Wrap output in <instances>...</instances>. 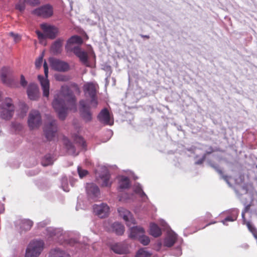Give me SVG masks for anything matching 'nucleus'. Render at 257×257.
<instances>
[{
	"label": "nucleus",
	"instance_id": "18",
	"mask_svg": "<svg viewBox=\"0 0 257 257\" xmlns=\"http://www.w3.org/2000/svg\"><path fill=\"white\" fill-rule=\"evenodd\" d=\"M97 87V84L93 83L86 84L84 86V91L85 95L93 97L95 95Z\"/></svg>",
	"mask_w": 257,
	"mask_h": 257
},
{
	"label": "nucleus",
	"instance_id": "5",
	"mask_svg": "<svg viewBox=\"0 0 257 257\" xmlns=\"http://www.w3.org/2000/svg\"><path fill=\"white\" fill-rule=\"evenodd\" d=\"M44 242L41 240H33L29 244L25 257H38L42 251Z\"/></svg>",
	"mask_w": 257,
	"mask_h": 257
},
{
	"label": "nucleus",
	"instance_id": "41",
	"mask_svg": "<svg viewBox=\"0 0 257 257\" xmlns=\"http://www.w3.org/2000/svg\"><path fill=\"white\" fill-rule=\"evenodd\" d=\"M26 3H29V4L35 6L39 4V2L38 0H24Z\"/></svg>",
	"mask_w": 257,
	"mask_h": 257
},
{
	"label": "nucleus",
	"instance_id": "10",
	"mask_svg": "<svg viewBox=\"0 0 257 257\" xmlns=\"http://www.w3.org/2000/svg\"><path fill=\"white\" fill-rule=\"evenodd\" d=\"M93 212L100 218H103L107 216L109 212V207L105 203L95 204L93 205Z\"/></svg>",
	"mask_w": 257,
	"mask_h": 257
},
{
	"label": "nucleus",
	"instance_id": "17",
	"mask_svg": "<svg viewBox=\"0 0 257 257\" xmlns=\"http://www.w3.org/2000/svg\"><path fill=\"white\" fill-rule=\"evenodd\" d=\"M29 98L31 100H36L39 96V89L37 85L30 84L27 90Z\"/></svg>",
	"mask_w": 257,
	"mask_h": 257
},
{
	"label": "nucleus",
	"instance_id": "34",
	"mask_svg": "<svg viewBox=\"0 0 257 257\" xmlns=\"http://www.w3.org/2000/svg\"><path fill=\"white\" fill-rule=\"evenodd\" d=\"M55 78L56 80L60 81H65L68 79V78L62 74H55Z\"/></svg>",
	"mask_w": 257,
	"mask_h": 257
},
{
	"label": "nucleus",
	"instance_id": "15",
	"mask_svg": "<svg viewBox=\"0 0 257 257\" xmlns=\"http://www.w3.org/2000/svg\"><path fill=\"white\" fill-rule=\"evenodd\" d=\"M100 121L105 124L112 125L113 120L111 119L109 113L106 108L103 109L98 115Z\"/></svg>",
	"mask_w": 257,
	"mask_h": 257
},
{
	"label": "nucleus",
	"instance_id": "53",
	"mask_svg": "<svg viewBox=\"0 0 257 257\" xmlns=\"http://www.w3.org/2000/svg\"><path fill=\"white\" fill-rule=\"evenodd\" d=\"M145 38H147V37L148 38V37L147 36H145Z\"/></svg>",
	"mask_w": 257,
	"mask_h": 257
},
{
	"label": "nucleus",
	"instance_id": "39",
	"mask_svg": "<svg viewBox=\"0 0 257 257\" xmlns=\"http://www.w3.org/2000/svg\"><path fill=\"white\" fill-rule=\"evenodd\" d=\"M43 55H42L36 60L35 65L36 67H39L41 65V64L43 61Z\"/></svg>",
	"mask_w": 257,
	"mask_h": 257
},
{
	"label": "nucleus",
	"instance_id": "31",
	"mask_svg": "<svg viewBox=\"0 0 257 257\" xmlns=\"http://www.w3.org/2000/svg\"><path fill=\"white\" fill-rule=\"evenodd\" d=\"M103 180L102 185L103 186H108L111 184V182L109 181V175L106 173L105 176H103L101 177Z\"/></svg>",
	"mask_w": 257,
	"mask_h": 257
},
{
	"label": "nucleus",
	"instance_id": "12",
	"mask_svg": "<svg viewBox=\"0 0 257 257\" xmlns=\"http://www.w3.org/2000/svg\"><path fill=\"white\" fill-rule=\"evenodd\" d=\"M33 13L37 16L47 18L53 14L52 8L49 5H46L35 9Z\"/></svg>",
	"mask_w": 257,
	"mask_h": 257
},
{
	"label": "nucleus",
	"instance_id": "36",
	"mask_svg": "<svg viewBox=\"0 0 257 257\" xmlns=\"http://www.w3.org/2000/svg\"><path fill=\"white\" fill-rule=\"evenodd\" d=\"M67 148L68 149V153L72 155H77V154H75L74 151V147L71 143H69L68 145H66Z\"/></svg>",
	"mask_w": 257,
	"mask_h": 257
},
{
	"label": "nucleus",
	"instance_id": "52",
	"mask_svg": "<svg viewBox=\"0 0 257 257\" xmlns=\"http://www.w3.org/2000/svg\"><path fill=\"white\" fill-rule=\"evenodd\" d=\"M135 233H136V234H139V233H138V232H135Z\"/></svg>",
	"mask_w": 257,
	"mask_h": 257
},
{
	"label": "nucleus",
	"instance_id": "20",
	"mask_svg": "<svg viewBox=\"0 0 257 257\" xmlns=\"http://www.w3.org/2000/svg\"><path fill=\"white\" fill-rule=\"evenodd\" d=\"M111 249L118 254H125L128 252L127 247L121 243H115L111 247Z\"/></svg>",
	"mask_w": 257,
	"mask_h": 257
},
{
	"label": "nucleus",
	"instance_id": "46",
	"mask_svg": "<svg viewBox=\"0 0 257 257\" xmlns=\"http://www.w3.org/2000/svg\"><path fill=\"white\" fill-rule=\"evenodd\" d=\"M247 226L248 229L250 231L253 232L254 230V228L252 226V225L249 222H247Z\"/></svg>",
	"mask_w": 257,
	"mask_h": 257
},
{
	"label": "nucleus",
	"instance_id": "48",
	"mask_svg": "<svg viewBox=\"0 0 257 257\" xmlns=\"http://www.w3.org/2000/svg\"><path fill=\"white\" fill-rule=\"evenodd\" d=\"M52 163L51 160H49L48 162V163H45L44 161H43L42 164L43 166H47L49 165H50Z\"/></svg>",
	"mask_w": 257,
	"mask_h": 257
},
{
	"label": "nucleus",
	"instance_id": "22",
	"mask_svg": "<svg viewBox=\"0 0 257 257\" xmlns=\"http://www.w3.org/2000/svg\"><path fill=\"white\" fill-rule=\"evenodd\" d=\"M150 234L155 237H158L162 234L161 230L156 224L151 223L150 225Z\"/></svg>",
	"mask_w": 257,
	"mask_h": 257
},
{
	"label": "nucleus",
	"instance_id": "28",
	"mask_svg": "<svg viewBox=\"0 0 257 257\" xmlns=\"http://www.w3.org/2000/svg\"><path fill=\"white\" fill-rule=\"evenodd\" d=\"M119 184L120 188H126L130 185L129 179L126 177H119Z\"/></svg>",
	"mask_w": 257,
	"mask_h": 257
},
{
	"label": "nucleus",
	"instance_id": "8",
	"mask_svg": "<svg viewBox=\"0 0 257 257\" xmlns=\"http://www.w3.org/2000/svg\"><path fill=\"white\" fill-rule=\"evenodd\" d=\"M119 216L125 222L126 225L131 226L136 224V221L132 213L128 210L123 207H119L117 209Z\"/></svg>",
	"mask_w": 257,
	"mask_h": 257
},
{
	"label": "nucleus",
	"instance_id": "35",
	"mask_svg": "<svg viewBox=\"0 0 257 257\" xmlns=\"http://www.w3.org/2000/svg\"><path fill=\"white\" fill-rule=\"evenodd\" d=\"M78 173L80 178H82L85 176L87 174L88 172L86 170L82 169L80 167H78L77 168Z\"/></svg>",
	"mask_w": 257,
	"mask_h": 257
},
{
	"label": "nucleus",
	"instance_id": "40",
	"mask_svg": "<svg viewBox=\"0 0 257 257\" xmlns=\"http://www.w3.org/2000/svg\"><path fill=\"white\" fill-rule=\"evenodd\" d=\"M20 84L24 87H25L27 84V81L23 75H21Z\"/></svg>",
	"mask_w": 257,
	"mask_h": 257
},
{
	"label": "nucleus",
	"instance_id": "3",
	"mask_svg": "<svg viewBox=\"0 0 257 257\" xmlns=\"http://www.w3.org/2000/svg\"><path fill=\"white\" fill-rule=\"evenodd\" d=\"M41 28L44 34L38 31H36V34L41 42L46 38H49L51 39H54L58 33V30L56 27L48 24H42Z\"/></svg>",
	"mask_w": 257,
	"mask_h": 257
},
{
	"label": "nucleus",
	"instance_id": "50",
	"mask_svg": "<svg viewBox=\"0 0 257 257\" xmlns=\"http://www.w3.org/2000/svg\"><path fill=\"white\" fill-rule=\"evenodd\" d=\"M177 250H178V253H177V255H180L181 254V250L180 249V248H178V249H177Z\"/></svg>",
	"mask_w": 257,
	"mask_h": 257
},
{
	"label": "nucleus",
	"instance_id": "33",
	"mask_svg": "<svg viewBox=\"0 0 257 257\" xmlns=\"http://www.w3.org/2000/svg\"><path fill=\"white\" fill-rule=\"evenodd\" d=\"M237 218V215L228 216L226 217L224 220L222 221L223 224L227 225V222L228 221H233Z\"/></svg>",
	"mask_w": 257,
	"mask_h": 257
},
{
	"label": "nucleus",
	"instance_id": "24",
	"mask_svg": "<svg viewBox=\"0 0 257 257\" xmlns=\"http://www.w3.org/2000/svg\"><path fill=\"white\" fill-rule=\"evenodd\" d=\"M80 105L81 106V109L82 111V115L86 121H89L91 119V113L88 111H85V109L87 108V106L83 100L80 101Z\"/></svg>",
	"mask_w": 257,
	"mask_h": 257
},
{
	"label": "nucleus",
	"instance_id": "13",
	"mask_svg": "<svg viewBox=\"0 0 257 257\" xmlns=\"http://www.w3.org/2000/svg\"><path fill=\"white\" fill-rule=\"evenodd\" d=\"M57 125L55 120H52L46 124L44 128V132L46 138L48 140H51L57 132Z\"/></svg>",
	"mask_w": 257,
	"mask_h": 257
},
{
	"label": "nucleus",
	"instance_id": "14",
	"mask_svg": "<svg viewBox=\"0 0 257 257\" xmlns=\"http://www.w3.org/2000/svg\"><path fill=\"white\" fill-rule=\"evenodd\" d=\"M105 227L108 231L114 232L118 235L122 234L124 231V226L118 222H115L111 225L106 223L105 224Z\"/></svg>",
	"mask_w": 257,
	"mask_h": 257
},
{
	"label": "nucleus",
	"instance_id": "51",
	"mask_svg": "<svg viewBox=\"0 0 257 257\" xmlns=\"http://www.w3.org/2000/svg\"><path fill=\"white\" fill-rule=\"evenodd\" d=\"M39 225H41V226H43V225H42V223H40L39 224Z\"/></svg>",
	"mask_w": 257,
	"mask_h": 257
},
{
	"label": "nucleus",
	"instance_id": "2",
	"mask_svg": "<svg viewBox=\"0 0 257 257\" xmlns=\"http://www.w3.org/2000/svg\"><path fill=\"white\" fill-rule=\"evenodd\" d=\"M14 105L11 98H6L0 104V116L5 120L10 119L14 112Z\"/></svg>",
	"mask_w": 257,
	"mask_h": 257
},
{
	"label": "nucleus",
	"instance_id": "11",
	"mask_svg": "<svg viewBox=\"0 0 257 257\" xmlns=\"http://www.w3.org/2000/svg\"><path fill=\"white\" fill-rule=\"evenodd\" d=\"M49 62L51 67L58 71H65L69 69V65L63 61L54 58H50Z\"/></svg>",
	"mask_w": 257,
	"mask_h": 257
},
{
	"label": "nucleus",
	"instance_id": "44",
	"mask_svg": "<svg viewBox=\"0 0 257 257\" xmlns=\"http://www.w3.org/2000/svg\"><path fill=\"white\" fill-rule=\"evenodd\" d=\"M17 9L19 10L20 11H23L25 9V5L24 4H18L16 5Z\"/></svg>",
	"mask_w": 257,
	"mask_h": 257
},
{
	"label": "nucleus",
	"instance_id": "29",
	"mask_svg": "<svg viewBox=\"0 0 257 257\" xmlns=\"http://www.w3.org/2000/svg\"><path fill=\"white\" fill-rule=\"evenodd\" d=\"M52 255L53 257H70V255L59 249H55L51 252Z\"/></svg>",
	"mask_w": 257,
	"mask_h": 257
},
{
	"label": "nucleus",
	"instance_id": "16",
	"mask_svg": "<svg viewBox=\"0 0 257 257\" xmlns=\"http://www.w3.org/2000/svg\"><path fill=\"white\" fill-rule=\"evenodd\" d=\"M177 239V234L172 230L168 231L164 239V245L167 247L172 246Z\"/></svg>",
	"mask_w": 257,
	"mask_h": 257
},
{
	"label": "nucleus",
	"instance_id": "37",
	"mask_svg": "<svg viewBox=\"0 0 257 257\" xmlns=\"http://www.w3.org/2000/svg\"><path fill=\"white\" fill-rule=\"evenodd\" d=\"M10 35L13 38L14 41L15 43H18L21 40V37L20 35L16 34L13 32H11L10 33Z\"/></svg>",
	"mask_w": 257,
	"mask_h": 257
},
{
	"label": "nucleus",
	"instance_id": "27",
	"mask_svg": "<svg viewBox=\"0 0 257 257\" xmlns=\"http://www.w3.org/2000/svg\"><path fill=\"white\" fill-rule=\"evenodd\" d=\"M63 41L59 39L56 41L53 44L51 49L54 53H57L60 51L61 48L62 47Z\"/></svg>",
	"mask_w": 257,
	"mask_h": 257
},
{
	"label": "nucleus",
	"instance_id": "23",
	"mask_svg": "<svg viewBox=\"0 0 257 257\" xmlns=\"http://www.w3.org/2000/svg\"><path fill=\"white\" fill-rule=\"evenodd\" d=\"M17 224L20 225V228H22L23 230H28L31 228L33 222L29 219H24L17 221Z\"/></svg>",
	"mask_w": 257,
	"mask_h": 257
},
{
	"label": "nucleus",
	"instance_id": "54",
	"mask_svg": "<svg viewBox=\"0 0 257 257\" xmlns=\"http://www.w3.org/2000/svg\"><path fill=\"white\" fill-rule=\"evenodd\" d=\"M153 257H158V256H153Z\"/></svg>",
	"mask_w": 257,
	"mask_h": 257
},
{
	"label": "nucleus",
	"instance_id": "42",
	"mask_svg": "<svg viewBox=\"0 0 257 257\" xmlns=\"http://www.w3.org/2000/svg\"><path fill=\"white\" fill-rule=\"evenodd\" d=\"M92 100L90 102V106L91 107H96L97 105V101L96 99H95L94 96L93 97H91Z\"/></svg>",
	"mask_w": 257,
	"mask_h": 257
},
{
	"label": "nucleus",
	"instance_id": "1",
	"mask_svg": "<svg viewBox=\"0 0 257 257\" xmlns=\"http://www.w3.org/2000/svg\"><path fill=\"white\" fill-rule=\"evenodd\" d=\"M76 100L67 86H62L53 102V106L60 119H64L67 109L76 110Z\"/></svg>",
	"mask_w": 257,
	"mask_h": 257
},
{
	"label": "nucleus",
	"instance_id": "38",
	"mask_svg": "<svg viewBox=\"0 0 257 257\" xmlns=\"http://www.w3.org/2000/svg\"><path fill=\"white\" fill-rule=\"evenodd\" d=\"M67 183V179L66 178H62V187L64 191L68 192L69 189L67 187H65V184Z\"/></svg>",
	"mask_w": 257,
	"mask_h": 257
},
{
	"label": "nucleus",
	"instance_id": "30",
	"mask_svg": "<svg viewBox=\"0 0 257 257\" xmlns=\"http://www.w3.org/2000/svg\"><path fill=\"white\" fill-rule=\"evenodd\" d=\"M134 191L138 194L139 195L141 196V197H146V194L143 191L141 187L140 186V184H136L134 186Z\"/></svg>",
	"mask_w": 257,
	"mask_h": 257
},
{
	"label": "nucleus",
	"instance_id": "7",
	"mask_svg": "<svg viewBox=\"0 0 257 257\" xmlns=\"http://www.w3.org/2000/svg\"><path fill=\"white\" fill-rule=\"evenodd\" d=\"M12 73V70L9 67H3L1 72V77L2 82L6 85L11 87L13 85L15 81Z\"/></svg>",
	"mask_w": 257,
	"mask_h": 257
},
{
	"label": "nucleus",
	"instance_id": "6",
	"mask_svg": "<svg viewBox=\"0 0 257 257\" xmlns=\"http://www.w3.org/2000/svg\"><path fill=\"white\" fill-rule=\"evenodd\" d=\"M44 68L45 76L39 75L38 78L43 90V96L48 98L49 95L50 83L48 79V67L46 62L44 63Z\"/></svg>",
	"mask_w": 257,
	"mask_h": 257
},
{
	"label": "nucleus",
	"instance_id": "32",
	"mask_svg": "<svg viewBox=\"0 0 257 257\" xmlns=\"http://www.w3.org/2000/svg\"><path fill=\"white\" fill-rule=\"evenodd\" d=\"M74 141L76 143L79 144L80 145H81L83 148H85L86 146L85 141H84L83 139L80 136H75L74 138Z\"/></svg>",
	"mask_w": 257,
	"mask_h": 257
},
{
	"label": "nucleus",
	"instance_id": "9",
	"mask_svg": "<svg viewBox=\"0 0 257 257\" xmlns=\"http://www.w3.org/2000/svg\"><path fill=\"white\" fill-rule=\"evenodd\" d=\"M28 124L31 128L38 127L41 123V118L39 112L37 110H32L29 114Z\"/></svg>",
	"mask_w": 257,
	"mask_h": 257
},
{
	"label": "nucleus",
	"instance_id": "25",
	"mask_svg": "<svg viewBox=\"0 0 257 257\" xmlns=\"http://www.w3.org/2000/svg\"><path fill=\"white\" fill-rule=\"evenodd\" d=\"M152 254V252L149 251L145 248H142L136 252L135 257H150Z\"/></svg>",
	"mask_w": 257,
	"mask_h": 257
},
{
	"label": "nucleus",
	"instance_id": "43",
	"mask_svg": "<svg viewBox=\"0 0 257 257\" xmlns=\"http://www.w3.org/2000/svg\"><path fill=\"white\" fill-rule=\"evenodd\" d=\"M250 207H251V205L250 204H248L247 205H246L245 206V207L244 208L243 211L242 212V214L241 215H242V218H244L245 213L249 211V210L250 209Z\"/></svg>",
	"mask_w": 257,
	"mask_h": 257
},
{
	"label": "nucleus",
	"instance_id": "19",
	"mask_svg": "<svg viewBox=\"0 0 257 257\" xmlns=\"http://www.w3.org/2000/svg\"><path fill=\"white\" fill-rule=\"evenodd\" d=\"M86 189L88 195L92 198L97 197L99 194V188L93 183L87 184Z\"/></svg>",
	"mask_w": 257,
	"mask_h": 257
},
{
	"label": "nucleus",
	"instance_id": "4",
	"mask_svg": "<svg viewBox=\"0 0 257 257\" xmlns=\"http://www.w3.org/2000/svg\"><path fill=\"white\" fill-rule=\"evenodd\" d=\"M144 229L140 226L132 227L130 229L128 236L133 239H138L144 245H148L150 240L148 236L144 235Z\"/></svg>",
	"mask_w": 257,
	"mask_h": 257
},
{
	"label": "nucleus",
	"instance_id": "47",
	"mask_svg": "<svg viewBox=\"0 0 257 257\" xmlns=\"http://www.w3.org/2000/svg\"><path fill=\"white\" fill-rule=\"evenodd\" d=\"M159 223L163 227H166L167 225L166 222L163 219L160 220Z\"/></svg>",
	"mask_w": 257,
	"mask_h": 257
},
{
	"label": "nucleus",
	"instance_id": "26",
	"mask_svg": "<svg viewBox=\"0 0 257 257\" xmlns=\"http://www.w3.org/2000/svg\"><path fill=\"white\" fill-rule=\"evenodd\" d=\"M83 42L82 38L78 36H72L67 41V46H68L70 44H81Z\"/></svg>",
	"mask_w": 257,
	"mask_h": 257
},
{
	"label": "nucleus",
	"instance_id": "45",
	"mask_svg": "<svg viewBox=\"0 0 257 257\" xmlns=\"http://www.w3.org/2000/svg\"><path fill=\"white\" fill-rule=\"evenodd\" d=\"M28 108L26 104H24L23 108V112L21 115V117H24L26 115V112L28 110Z\"/></svg>",
	"mask_w": 257,
	"mask_h": 257
},
{
	"label": "nucleus",
	"instance_id": "49",
	"mask_svg": "<svg viewBox=\"0 0 257 257\" xmlns=\"http://www.w3.org/2000/svg\"><path fill=\"white\" fill-rule=\"evenodd\" d=\"M204 158H203L201 160L199 161H198L197 162H196V164H201L202 163V162L204 161Z\"/></svg>",
	"mask_w": 257,
	"mask_h": 257
},
{
	"label": "nucleus",
	"instance_id": "21",
	"mask_svg": "<svg viewBox=\"0 0 257 257\" xmlns=\"http://www.w3.org/2000/svg\"><path fill=\"white\" fill-rule=\"evenodd\" d=\"M73 51L81 62L84 63L87 62V54L85 52L82 51L78 47L74 48Z\"/></svg>",
	"mask_w": 257,
	"mask_h": 257
}]
</instances>
